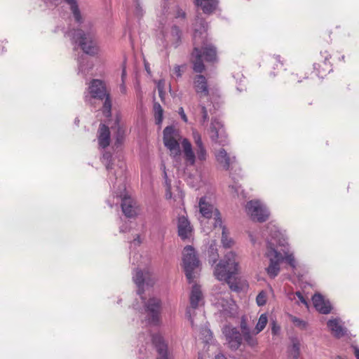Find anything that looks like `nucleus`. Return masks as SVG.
Listing matches in <instances>:
<instances>
[{"mask_svg":"<svg viewBox=\"0 0 359 359\" xmlns=\"http://www.w3.org/2000/svg\"><path fill=\"white\" fill-rule=\"evenodd\" d=\"M266 245L265 257L269 259V264L266 271L271 278L276 277L280 270V264L285 261L292 269L297 266L293 253L290 251L289 245L278 227L269 224L262 233Z\"/></svg>","mask_w":359,"mask_h":359,"instance_id":"obj_1","label":"nucleus"},{"mask_svg":"<svg viewBox=\"0 0 359 359\" xmlns=\"http://www.w3.org/2000/svg\"><path fill=\"white\" fill-rule=\"evenodd\" d=\"M64 1L69 5L75 21L80 26L79 29L71 30L65 34L73 43L78 44L84 53L90 55L97 54L99 48L95 40V29L93 22L83 18L76 0Z\"/></svg>","mask_w":359,"mask_h":359,"instance_id":"obj_2","label":"nucleus"},{"mask_svg":"<svg viewBox=\"0 0 359 359\" xmlns=\"http://www.w3.org/2000/svg\"><path fill=\"white\" fill-rule=\"evenodd\" d=\"M133 278L138 288L137 293L141 296L144 304L147 313L145 320L147 323L151 325H158L161 309V300L157 297H149L147 301H145L144 297L142 295L144 290V285H153L154 278L148 271L143 272L141 270L137 269Z\"/></svg>","mask_w":359,"mask_h":359,"instance_id":"obj_3","label":"nucleus"},{"mask_svg":"<svg viewBox=\"0 0 359 359\" xmlns=\"http://www.w3.org/2000/svg\"><path fill=\"white\" fill-rule=\"evenodd\" d=\"M203 32L195 30L194 34V50L191 54V60L194 64L193 69L197 73H201L205 69L203 57L208 62L216 60L215 48L208 43L205 26L203 25Z\"/></svg>","mask_w":359,"mask_h":359,"instance_id":"obj_4","label":"nucleus"},{"mask_svg":"<svg viewBox=\"0 0 359 359\" xmlns=\"http://www.w3.org/2000/svg\"><path fill=\"white\" fill-rule=\"evenodd\" d=\"M238 262L237 255L231 251L225 255L224 259L216 265L214 270L216 278L220 281H225L230 289L235 292L242 290L241 283L232 279V277L238 273Z\"/></svg>","mask_w":359,"mask_h":359,"instance_id":"obj_5","label":"nucleus"},{"mask_svg":"<svg viewBox=\"0 0 359 359\" xmlns=\"http://www.w3.org/2000/svg\"><path fill=\"white\" fill-rule=\"evenodd\" d=\"M170 4L168 2V0H163V2L161 6V15H159V22L162 25L161 32L165 41L171 42L177 46L180 39V31L176 26H172L170 29H168V27H165L163 22L164 20L163 16L166 15L167 18L168 15H172L176 18H184L186 14L177 6L173 5L170 7Z\"/></svg>","mask_w":359,"mask_h":359,"instance_id":"obj_6","label":"nucleus"},{"mask_svg":"<svg viewBox=\"0 0 359 359\" xmlns=\"http://www.w3.org/2000/svg\"><path fill=\"white\" fill-rule=\"evenodd\" d=\"M192 136L196 144V153L193 151L191 142L184 138L182 142V147L183 149L184 158L187 165H194L196 163V158L201 161L206 160L208 154L201 140V136L199 133L193 130Z\"/></svg>","mask_w":359,"mask_h":359,"instance_id":"obj_7","label":"nucleus"},{"mask_svg":"<svg viewBox=\"0 0 359 359\" xmlns=\"http://www.w3.org/2000/svg\"><path fill=\"white\" fill-rule=\"evenodd\" d=\"M88 95L85 96L86 102L90 101L92 98L104 100L102 107L103 114L105 116L109 117L111 114V100L109 93L107 92L104 83L100 79H93L88 87Z\"/></svg>","mask_w":359,"mask_h":359,"instance_id":"obj_8","label":"nucleus"},{"mask_svg":"<svg viewBox=\"0 0 359 359\" xmlns=\"http://www.w3.org/2000/svg\"><path fill=\"white\" fill-rule=\"evenodd\" d=\"M194 88L196 94L199 97V109L202 114V122H206L208 118V111L211 112L210 104L208 106L203 103V98L208 97L209 95V89L206 78L203 75H197L194 79Z\"/></svg>","mask_w":359,"mask_h":359,"instance_id":"obj_9","label":"nucleus"},{"mask_svg":"<svg viewBox=\"0 0 359 359\" xmlns=\"http://www.w3.org/2000/svg\"><path fill=\"white\" fill-rule=\"evenodd\" d=\"M180 131L173 126H167L163 130V143L174 158H180L181 151L180 142H182Z\"/></svg>","mask_w":359,"mask_h":359,"instance_id":"obj_10","label":"nucleus"},{"mask_svg":"<svg viewBox=\"0 0 359 359\" xmlns=\"http://www.w3.org/2000/svg\"><path fill=\"white\" fill-rule=\"evenodd\" d=\"M183 264L186 277L189 282L191 283L195 278L194 271L199 266V260L194 248L191 245H187L184 248Z\"/></svg>","mask_w":359,"mask_h":359,"instance_id":"obj_11","label":"nucleus"},{"mask_svg":"<svg viewBox=\"0 0 359 359\" xmlns=\"http://www.w3.org/2000/svg\"><path fill=\"white\" fill-rule=\"evenodd\" d=\"M247 214L253 221L264 222L269 217V211L266 206L259 200H252L245 205Z\"/></svg>","mask_w":359,"mask_h":359,"instance_id":"obj_12","label":"nucleus"},{"mask_svg":"<svg viewBox=\"0 0 359 359\" xmlns=\"http://www.w3.org/2000/svg\"><path fill=\"white\" fill-rule=\"evenodd\" d=\"M190 307L187 309L186 316L189 320L191 327L194 330L198 331L197 325L195 324L194 320L192 316V310L198 308L203 302V294L200 286L198 285H194L190 294Z\"/></svg>","mask_w":359,"mask_h":359,"instance_id":"obj_13","label":"nucleus"},{"mask_svg":"<svg viewBox=\"0 0 359 359\" xmlns=\"http://www.w3.org/2000/svg\"><path fill=\"white\" fill-rule=\"evenodd\" d=\"M211 140L222 146L228 144V139L223 123L217 118H212L210 126Z\"/></svg>","mask_w":359,"mask_h":359,"instance_id":"obj_14","label":"nucleus"},{"mask_svg":"<svg viewBox=\"0 0 359 359\" xmlns=\"http://www.w3.org/2000/svg\"><path fill=\"white\" fill-rule=\"evenodd\" d=\"M226 341L231 349H238L242 344V334L236 327L225 326L223 329Z\"/></svg>","mask_w":359,"mask_h":359,"instance_id":"obj_15","label":"nucleus"},{"mask_svg":"<svg viewBox=\"0 0 359 359\" xmlns=\"http://www.w3.org/2000/svg\"><path fill=\"white\" fill-rule=\"evenodd\" d=\"M116 197L121 198V208L123 214L128 218L134 217L137 215V208L135 201L126 194L116 193Z\"/></svg>","mask_w":359,"mask_h":359,"instance_id":"obj_16","label":"nucleus"},{"mask_svg":"<svg viewBox=\"0 0 359 359\" xmlns=\"http://www.w3.org/2000/svg\"><path fill=\"white\" fill-rule=\"evenodd\" d=\"M213 226L215 228L219 227L222 230L221 241L223 247L225 248H231L234 242L232 238H229L228 236L229 232L226 227L222 224V219L219 211L215 212V222H214Z\"/></svg>","mask_w":359,"mask_h":359,"instance_id":"obj_17","label":"nucleus"},{"mask_svg":"<svg viewBox=\"0 0 359 359\" xmlns=\"http://www.w3.org/2000/svg\"><path fill=\"white\" fill-rule=\"evenodd\" d=\"M215 158L218 164L225 170H229L236 162L234 156H231L224 149H220L215 154Z\"/></svg>","mask_w":359,"mask_h":359,"instance_id":"obj_18","label":"nucleus"},{"mask_svg":"<svg viewBox=\"0 0 359 359\" xmlns=\"http://www.w3.org/2000/svg\"><path fill=\"white\" fill-rule=\"evenodd\" d=\"M199 212L201 215L207 219H210L214 215V220L215 221V212L219 211L215 208L214 205L209 201L206 196L201 197L198 203Z\"/></svg>","mask_w":359,"mask_h":359,"instance_id":"obj_19","label":"nucleus"},{"mask_svg":"<svg viewBox=\"0 0 359 359\" xmlns=\"http://www.w3.org/2000/svg\"><path fill=\"white\" fill-rule=\"evenodd\" d=\"M312 301L316 309L323 314H328L332 310V306L328 300L324 299L320 294H315Z\"/></svg>","mask_w":359,"mask_h":359,"instance_id":"obj_20","label":"nucleus"},{"mask_svg":"<svg viewBox=\"0 0 359 359\" xmlns=\"http://www.w3.org/2000/svg\"><path fill=\"white\" fill-rule=\"evenodd\" d=\"M178 235L182 239H188L191 236L192 227L188 219L184 216L178 218Z\"/></svg>","mask_w":359,"mask_h":359,"instance_id":"obj_21","label":"nucleus"},{"mask_svg":"<svg viewBox=\"0 0 359 359\" xmlns=\"http://www.w3.org/2000/svg\"><path fill=\"white\" fill-rule=\"evenodd\" d=\"M327 325L332 334L337 338H341L346 333V330L342 325L339 318H332L329 320L327 323Z\"/></svg>","mask_w":359,"mask_h":359,"instance_id":"obj_22","label":"nucleus"},{"mask_svg":"<svg viewBox=\"0 0 359 359\" xmlns=\"http://www.w3.org/2000/svg\"><path fill=\"white\" fill-rule=\"evenodd\" d=\"M98 144L100 147L104 149L110 143V131L108 126L101 123L98 129Z\"/></svg>","mask_w":359,"mask_h":359,"instance_id":"obj_23","label":"nucleus"},{"mask_svg":"<svg viewBox=\"0 0 359 359\" xmlns=\"http://www.w3.org/2000/svg\"><path fill=\"white\" fill-rule=\"evenodd\" d=\"M152 341L159 355L158 359H168L167 345L165 344L163 337L159 334L153 335Z\"/></svg>","mask_w":359,"mask_h":359,"instance_id":"obj_24","label":"nucleus"},{"mask_svg":"<svg viewBox=\"0 0 359 359\" xmlns=\"http://www.w3.org/2000/svg\"><path fill=\"white\" fill-rule=\"evenodd\" d=\"M194 2L206 14L212 13L218 5V0H194Z\"/></svg>","mask_w":359,"mask_h":359,"instance_id":"obj_25","label":"nucleus"},{"mask_svg":"<svg viewBox=\"0 0 359 359\" xmlns=\"http://www.w3.org/2000/svg\"><path fill=\"white\" fill-rule=\"evenodd\" d=\"M225 297L221 295L216 297L215 304L222 311H228L231 309V306L233 305V301L229 297V294H224Z\"/></svg>","mask_w":359,"mask_h":359,"instance_id":"obj_26","label":"nucleus"},{"mask_svg":"<svg viewBox=\"0 0 359 359\" xmlns=\"http://www.w3.org/2000/svg\"><path fill=\"white\" fill-rule=\"evenodd\" d=\"M78 64L79 74H82L84 76L87 75L93 68V63L84 54H82L78 59Z\"/></svg>","mask_w":359,"mask_h":359,"instance_id":"obj_27","label":"nucleus"},{"mask_svg":"<svg viewBox=\"0 0 359 359\" xmlns=\"http://www.w3.org/2000/svg\"><path fill=\"white\" fill-rule=\"evenodd\" d=\"M290 341L291 346L288 348L289 356L291 359H299L300 355V341L297 337H292Z\"/></svg>","mask_w":359,"mask_h":359,"instance_id":"obj_28","label":"nucleus"},{"mask_svg":"<svg viewBox=\"0 0 359 359\" xmlns=\"http://www.w3.org/2000/svg\"><path fill=\"white\" fill-rule=\"evenodd\" d=\"M120 117L116 116L114 125L111 126V129L115 130L116 133V138L117 143H121L124 139L125 136V129L120 123Z\"/></svg>","mask_w":359,"mask_h":359,"instance_id":"obj_29","label":"nucleus"},{"mask_svg":"<svg viewBox=\"0 0 359 359\" xmlns=\"http://www.w3.org/2000/svg\"><path fill=\"white\" fill-rule=\"evenodd\" d=\"M208 253L209 257V263L213 265L217 261V259L219 257L217 244L215 241H212V243H210L208 250Z\"/></svg>","mask_w":359,"mask_h":359,"instance_id":"obj_30","label":"nucleus"},{"mask_svg":"<svg viewBox=\"0 0 359 359\" xmlns=\"http://www.w3.org/2000/svg\"><path fill=\"white\" fill-rule=\"evenodd\" d=\"M128 11L134 14L137 18H141L144 15V9L141 6L140 0H133L132 6Z\"/></svg>","mask_w":359,"mask_h":359,"instance_id":"obj_31","label":"nucleus"},{"mask_svg":"<svg viewBox=\"0 0 359 359\" xmlns=\"http://www.w3.org/2000/svg\"><path fill=\"white\" fill-rule=\"evenodd\" d=\"M154 114L156 124L161 126L163 118V110L161 104L158 102L154 104Z\"/></svg>","mask_w":359,"mask_h":359,"instance_id":"obj_32","label":"nucleus"},{"mask_svg":"<svg viewBox=\"0 0 359 359\" xmlns=\"http://www.w3.org/2000/svg\"><path fill=\"white\" fill-rule=\"evenodd\" d=\"M268 323V316L266 313H262L257 321V323L254 330V334H257L261 332L266 327Z\"/></svg>","mask_w":359,"mask_h":359,"instance_id":"obj_33","label":"nucleus"},{"mask_svg":"<svg viewBox=\"0 0 359 359\" xmlns=\"http://www.w3.org/2000/svg\"><path fill=\"white\" fill-rule=\"evenodd\" d=\"M330 57L331 55L328 51L324 50L320 52V60L323 62L324 67L323 69L324 72H330L331 70Z\"/></svg>","mask_w":359,"mask_h":359,"instance_id":"obj_34","label":"nucleus"},{"mask_svg":"<svg viewBox=\"0 0 359 359\" xmlns=\"http://www.w3.org/2000/svg\"><path fill=\"white\" fill-rule=\"evenodd\" d=\"M161 169L163 170V177H164L165 183V185H166V198H170L171 196H172V194H171V192H170L171 182H170V180H168V175H167V172H166V170H165V164L163 163H161Z\"/></svg>","mask_w":359,"mask_h":359,"instance_id":"obj_35","label":"nucleus"},{"mask_svg":"<svg viewBox=\"0 0 359 359\" xmlns=\"http://www.w3.org/2000/svg\"><path fill=\"white\" fill-rule=\"evenodd\" d=\"M198 331L204 342L208 343L212 339V332L207 326L201 327Z\"/></svg>","mask_w":359,"mask_h":359,"instance_id":"obj_36","label":"nucleus"},{"mask_svg":"<svg viewBox=\"0 0 359 359\" xmlns=\"http://www.w3.org/2000/svg\"><path fill=\"white\" fill-rule=\"evenodd\" d=\"M243 339L247 343V344L251 348H255L258 345L257 339L253 335H252L250 332H247L243 336Z\"/></svg>","mask_w":359,"mask_h":359,"instance_id":"obj_37","label":"nucleus"},{"mask_svg":"<svg viewBox=\"0 0 359 359\" xmlns=\"http://www.w3.org/2000/svg\"><path fill=\"white\" fill-rule=\"evenodd\" d=\"M290 320L294 324V326L304 330L306 327V322L292 315H290Z\"/></svg>","mask_w":359,"mask_h":359,"instance_id":"obj_38","label":"nucleus"},{"mask_svg":"<svg viewBox=\"0 0 359 359\" xmlns=\"http://www.w3.org/2000/svg\"><path fill=\"white\" fill-rule=\"evenodd\" d=\"M111 154L108 152H104L102 157V162L105 165L107 170L109 172L113 169L111 165Z\"/></svg>","mask_w":359,"mask_h":359,"instance_id":"obj_39","label":"nucleus"},{"mask_svg":"<svg viewBox=\"0 0 359 359\" xmlns=\"http://www.w3.org/2000/svg\"><path fill=\"white\" fill-rule=\"evenodd\" d=\"M256 302L259 306H262L266 303V292L264 290L261 291L256 297Z\"/></svg>","mask_w":359,"mask_h":359,"instance_id":"obj_40","label":"nucleus"},{"mask_svg":"<svg viewBox=\"0 0 359 359\" xmlns=\"http://www.w3.org/2000/svg\"><path fill=\"white\" fill-rule=\"evenodd\" d=\"M270 326L271 329V334L273 336H278L280 334L281 328L276 320H271L270 323Z\"/></svg>","mask_w":359,"mask_h":359,"instance_id":"obj_41","label":"nucleus"},{"mask_svg":"<svg viewBox=\"0 0 359 359\" xmlns=\"http://www.w3.org/2000/svg\"><path fill=\"white\" fill-rule=\"evenodd\" d=\"M296 297L298 298V299L297 300V304H302L305 306L308 305L306 299L304 298L301 292L297 291L294 294H293V297H292V299H295Z\"/></svg>","mask_w":359,"mask_h":359,"instance_id":"obj_42","label":"nucleus"},{"mask_svg":"<svg viewBox=\"0 0 359 359\" xmlns=\"http://www.w3.org/2000/svg\"><path fill=\"white\" fill-rule=\"evenodd\" d=\"M165 86L164 80H159L157 83V88L158 91L159 96L161 97V93H163Z\"/></svg>","mask_w":359,"mask_h":359,"instance_id":"obj_43","label":"nucleus"},{"mask_svg":"<svg viewBox=\"0 0 359 359\" xmlns=\"http://www.w3.org/2000/svg\"><path fill=\"white\" fill-rule=\"evenodd\" d=\"M178 113L180 115L182 119L184 121V122H187V117L185 114V112L184 111V109L182 107H180L179 108V110H178Z\"/></svg>","mask_w":359,"mask_h":359,"instance_id":"obj_44","label":"nucleus"},{"mask_svg":"<svg viewBox=\"0 0 359 359\" xmlns=\"http://www.w3.org/2000/svg\"><path fill=\"white\" fill-rule=\"evenodd\" d=\"M241 328L242 330L243 336H244L247 332H250L248 325L244 322L241 323Z\"/></svg>","mask_w":359,"mask_h":359,"instance_id":"obj_45","label":"nucleus"},{"mask_svg":"<svg viewBox=\"0 0 359 359\" xmlns=\"http://www.w3.org/2000/svg\"><path fill=\"white\" fill-rule=\"evenodd\" d=\"M174 73L176 74L177 77H180L182 76V70L181 66L177 65L174 67Z\"/></svg>","mask_w":359,"mask_h":359,"instance_id":"obj_46","label":"nucleus"},{"mask_svg":"<svg viewBox=\"0 0 359 359\" xmlns=\"http://www.w3.org/2000/svg\"><path fill=\"white\" fill-rule=\"evenodd\" d=\"M120 91L123 94L126 93L127 90H126V86L125 85V82H122V83L120 85Z\"/></svg>","mask_w":359,"mask_h":359,"instance_id":"obj_47","label":"nucleus"},{"mask_svg":"<svg viewBox=\"0 0 359 359\" xmlns=\"http://www.w3.org/2000/svg\"><path fill=\"white\" fill-rule=\"evenodd\" d=\"M126 77V67L123 66L122 69V73H121V81L122 82H125V79Z\"/></svg>","mask_w":359,"mask_h":359,"instance_id":"obj_48","label":"nucleus"},{"mask_svg":"<svg viewBox=\"0 0 359 359\" xmlns=\"http://www.w3.org/2000/svg\"><path fill=\"white\" fill-rule=\"evenodd\" d=\"M132 243L134 245H140L141 243V241H140L139 235H137V237L135 238H134Z\"/></svg>","mask_w":359,"mask_h":359,"instance_id":"obj_49","label":"nucleus"},{"mask_svg":"<svg viewBox=\"0 0 359 359\" xmlns=\"http://www.w3.org/2000/svg\"><path fill=\"white\" fill-rule=\"evenodd\" d=\"M128 231V224H125L120 227V232H126Z\"/></svg>","mask_w":359,"mask_h":359,"instance_id":"obj_50","label":"nucleus"},{"mask_svg":"<svg viewBox=\"0 0 359 359\" xmlns=\"http://www.w3.org/2000/svg\"><path fill=\"white\" fill-rule=\"evenodd\" d=\"M213 359H226V358L224 356V355L219 353L215 355V356Z\"/></svg>","mask_w":359,"mask_h":359,"instance_id":"obj_51","label":"nucleus"},{"mask_svg":"<svg viewBox=\"0 0 359 359\" xmlns=\"http://www.w3.org/2000/svg\"><path fill=\"white\" fill-rule=\"evenodd\" d=\"M354 354L356 359H359V348L358 347H354Z\"/></svg>","mask_w":359,"mask_h":359,"instance_id":"obj_52","label":"nucleus"},{"mask_svg":"<svg viewBox=\"0 0 359 359\" xmlns=\"http://www.w3.org/2000/svg\"><path fill=\"white\" fill-rule=\"evenodd\" d=\"M250 241H251L252 243L254 245H255L257 243V240L255 239V236L252 233H250Z\"/></svg>","mask_w":359,"mask_h":359,"instance_id":"obj_53","label":"nucleus"},{"mask_svg":"<svg viewBox=\"0 0 359 359\" xmlns=\"http://www.w3.org/2000/svg\"><path fill=\"white\" fill-rule=\"evenodd\" d=\"M229 187H230L232 190H234V191H235V192L238 193V188H237L236 187H235V186H230Z\"/></svg>","mask_w":359,"mask_h":359,"instance_id":"obj_54","label":"nucleus"},{"mask_svg":"<svg viewBox=\"0 0 359 359\" xmlns=\"http://www.w3.org/2000/svg\"><path fill=\"white\" fill-rule=\"evenodd\" d=\"M145 69H146V71L148 72V73H150V69H149V67L147 64H145Z\"/></svg>","mask_w":359,"mask_h":359,"instance_id":"obj_55","label":"nucleus"},{"mask_svg":"<svg viewBox=\"0 0 359 359\" xmlns=\"http://www.w3.org/2000/svg\"><path fill=\"white\" fill-rule=\"evenodd\" d=\"M313 67H314V69H317L318 67H320V65L319 63H315L313 65Z\"/></svg>","mask_w":359,"mask_h":359,"instance_id":"obj_56","label":"nucleus"},{"mask_svg":"<svg viewBox=\"0 0 359 359\" xmlns=\"http://www.w3.org/2000/svg\"><path fill=\"white\" fill-rule=\"evenodd\" d=\"M163 96H164V90L163 91V93H161V97H160L161 100L163 99Z\"/></svg>","mask_w":359,"mask_h":359,"instance_id":"obj_57","label":"nucleus"},{"mask_svg":"<svg viewBox=\"0 0 359 359\" xmlns=\"http://www.w3.org/2000/svg\"><path fill=\"white\" fill-rule=\"evenodd\" d=\"M276 60L278 61V62H280V57L279 56H277L276 57Z\"/></svg>","mask_w":359,"mask_h":359,"instance_id":"obj_58","label":"nucleus"},{"mask_svg":"<svg viewBox=\"0 0 359 359\" xmlns=\"http://www.w3.org/2000/svg\"><path fill=\"white\" fill-rule=\"evenodd\" d=\"M121 189L125 191H126V188H125V186L123 184H122V187Z\"/></svg>","mask_w":359,"mask_h":359,"instance_id":"obj_59","label":"nucleus"},{"mask_svg":"<svg viewBox=\"0 0 359 359\" xmlns=\"http://www.w3.org/2000/svg\"><path fill=\"white\" fill-rule=\"evenodd\" d=\"M0 50H1V53H3L4 51V47H2V48H0Z\"/></svg>","mask_w":359,"mask_h":359,"instance_id":"obj_60","label":"nucleus"},{"mask_svg":"<svg viewBox=\"0 0 359 359\" xmlns=\"http://www.w3.org/2000/svg\"><path fill=\"white\" fill-rule=\"evenodd\" d=\"M0 50H1V53H3L4 51V47H2V48H0Z\"/></svg>","mask_w":359,"mask_h":359,"instance_id":"obj_61","label":"nucleus"},{"mask_svg":"<svg viewBox=\"0 0 359 359\" xmlns=\"http://www.w3.org/2000/svg\"><path fill=\"white\" fill-rule=\"evenodd\" d=\"M340 59H341L342 60H344V55H342V56L340 57Z\"/></svg>","mask_w":359,"mask_h":359,"instance_id":"obj_62","label":"nucleus"},{"mask_svg":"<svg viewBox=\"0 0 359 359\" xmlns=\"http://www.w3.org/2000/svg\"><path fill=\"white\" fill-rule=\"evenodd\" d=\"M120 181L121 182V183H123V181H124V180H123V179L120 178Z\"/></svg>","mask_w":359,"mask_h":359,"instance_id":"obj_63","label":"nucleus"},{"mask_svg":"<svg viewBox=\"0 0 359 359\" xmlns=\"http://www.w3.org/2000/svg\"><path fill=\"white\" fill-rule=\"evenodd\" d=\"M222 285L225 287V283H222Z\"/></svg>","mask_w":359,"mask_h":359,"instance_id":"obj_64","label":"nucleus"}]
</instances>
